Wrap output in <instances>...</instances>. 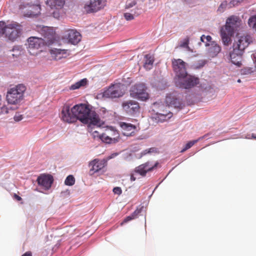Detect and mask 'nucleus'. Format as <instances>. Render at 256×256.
I'll list each match as a JSON object with an SVG mask.
<instances>
[{
  "mask_svg": "<svg viewBox=\"0 0 256 256\" xmlns=\"http://www.w3.org/2000/svg\"><path fill=\"white\" fill-rule=\"evenodd\" d=\"M120 127L122 129V134L127 136H130L132 134H134L136 128L134 125L125 122H122Z\"/></svg>",
  "mask_w": 256,
  "mask_h": 256,
  "instance_id": "4be33fe9",
  "label": "nucleus"
},
{
  "mask_svg": "<svg viewBox=\"0 0 256 256\" xmlns=\"http://www.w3.org/2000/svg\"><path fill=\"white\" fill-rule=\"evenodd\" d=\"M249 26L256 31V14L252 16L248 20Z\"/></svg>",
  "mask_w": 256,
  "mask_h": 256,
  "instance_id": "7c9ffc66",
  "label": "nucleus"
},
{
  "mask_svg": "<svg viewBox=\"0 0 256 256\" xmlns=\"http://www.w3.org/2000/svg\"><path fill=\"white\" fill-rule=\"evenodd\" d=\"M142 207H141L140 208H137L133 212L132 214V216H133L134 218L135 219L138 217V216L139 214H140L142 209Z\"/></svg>",
  "mask_w": 256,
  "mask_h": 256,
  "instance_id": "e433bc0d",
  "label": "nucleus"
},
{
  "mask_svg": "<svg viewBox=\"0 0 256 256\" xmlns=\"http://www.w3.org/2000/svg\"><path fill=\"white\" fill-rule=\"evenodd\" d=\"M88 82V81L86 78H83L80 81L76 82L75 84H72L70 87V90H75L82 87H84L87 85Z\"/></svg>",
  "mask_w": 256,
  "mask_h": 256,
  "instance_id": "bb28decb",
  "label": "nucleus"
},
{
  "mask_svg": "<svg viewBox=\"0 0 256 256\" xmlns=\"http://www.w3.org/2000/svg\"><path fill=\"white\" fill-rule=\"evenodd\" d=\"M100 124H101V123L100 122ZM95 126L92 125L91 126H90L89 124H88V130L89 132H90L93 137L94 139H97L101 140L102 137V134H100V132L98 130H93V128L92 126ZM98 127H100V126H96Z\"/></svg>",
  "mask_w": 256,
  "mask_h": 256,
  "instance_id": "c85d7f7f",
  "label": "nucleus"
},
{
  "mask_svg": "<svg viewBox=\"0 0 256 256\" xmlns=\"http://www.w3.org/2000/svg\"><path fill=\"white\" fill-rule=\"evenodd\" d=\"M124 92L122 90L120 84H116L110 86L104 92V96L108 98H120L123 96Z\"/></svg>",
  "mask_w": 256,
  "mask_h": 256,
  "instance_id": "f8f14e48",
  "label": "nucleus"
},
{
  "mask_svg": "<svg viewBox=\"0 0 256 256\" xmlns=\"http://www.w3.org/2000/svg\"><path fill=\"white\" fill-rule=\"evenodd\" d=\"M162 116H168V118H170V117H171L172 116V112H170L168 113V114H162Z\"/></svg>",
  "mask_w": 256,
  "mask_h": 256,
  "instance_id": "09e8293b",
  "label": "nucleus"
},
{
  "mask_svg": "<svg viewBox=\"0 0 256 256\" xmlns=\"http://www.w3.org/2000/svg\"><path fill=\"white\" fill-rule=\"evenodd\" d=\"M240 22L241 20L238 16H232L228 18L223 28L234 33L240 24Z\"/></svg>",
  "mask_w": 256,
  "mask_h": 256,
  "instance_id": "dca6fc26",
  "label": "nucleus"
},
{
  "mask_svg": "<svg viewBox=\"0 0 256 256\" xmlns=\"http://www.w3.org/2000/svg\"><path fill=\"white\" fill-rule=\"evenodd\" d=\"M188 42H189V40L188 38L185 39L184 42H183L180 44V46L182 47V48H188Z\"/></svg>",
  "mask_w": 256,
  "mask_h": 256,
  "instance_id": "a19ab883",
  "label": "nucleus"
},
{
  "mask_svg": "<svg viewBox=\"0 0 256 256\" xmlns=\"http://www.w3.org/2000/svg\"><path fill=\"white\" fill-rule=\"evenodd\" d=\"M20 10L24 16L34 17L40 14V6L38 4H30L28 2H23L20 5Z\"/></svg>",
  "mask_w": 256,
  "mask_h": 256,
  "instance_id": "0eeeda50",
  "label": "nucleus"
},
{
  "mask_svg": "<svg viewBox=\"0 0 256 256\" xmlns=\"http://www.w3.org/2000/svg\"><path fill=\"white\" fill-rule=\"evenodd\" d=\"M61 119L64 122L68 123H72L75 122V116L73 112H71L70 106L68 104H65L62 108L60 113Z\"/></svg>",
  "mask_w": 256,
  "mask_h": 256,
  "instance_id": "2eb2a0df",
  "label": "nucleus"
},
{
  "mask_svg": "<svg viewBox=\"0 0 256 256\" xmlns=\"http://www.w3.org/2000/svg\"><path fill=\"white\" fill-rule=\"evenodd\" d=\"M14 198L18 201H20L22 200L21 197L17 195L16 194H14Z\"/></svg>",
  "mask_w": 256,
  "mask_h": 256,
  "instance_id": "a18cd8bd",
  "label": "nucleus"
},
{
  "mask_svg": "<svg viewBox=\"0 0 256 256\" xmlns=\"http://www.w3.org/2000/svg\"><path fill=\"white\" fill-rule=\"evenodd\" d=\"M156 165L157 164H156L154 166H149V162H147L136 167L134 172L144 176L146 175L147 172L152 170L154 167L156 166Z\"/></svg>",
  "mask_w": 256,
  "mask_h": 256,
  "instance_id": "aec40b11",
  "label": "nucleus"
},
{
  "mask_svg": "<svg viewBox=\"0 0 256 256\" xmlns=\"http://www.w3.org/2000/svg\"><path fill=\"white\" fill-rule=\"evenodd\" d=\"M51 57L56 60L66 58L70 55V51L68 50L54 48L50 50Z\"/></svg>",
  "mask_w": 256,
  "mask_h": 256,
  "instance_id": "f3484780",
  "label": "nucleus"
},
{
  "mask_svg": "<svg viewBox=\"0 0 256 256\" xmlns=\"http://www.w3.org/2000/svg\"><path fill=\"white\" fill-rule=\"evenodd\" d=\"M206 64V62L204 60H202L200 62V64L198 66H196V68H202L204 66V65L205 64Z\"/></svg>",
  "mask_w": 256,
  "mask_h": 256,
  "instance_id": "c03bdc74",
  "label": "nucleus"
},
{
  "mask_svg": "<svg viewBox=\"0 0 256 256\" xmlns=\"http://www.w3.org/2000/svg\"><path fill=\"white\" fill-rule=\"evenodd\" d=\"M133 216H132V215L128 216H126L123 220V222L121 223V225L122 226L125 223L134 220Z\"/></svg>",
  "mask_w": 256,
  "mask_h": 256,
  "instance_id": "58836bf2",
  "label": "nucleus"
},
{
  "mask_svg": "<svg viewBox=\"0 0 256 256\" xmlns=\"http://www.w3.org/2000/svg\"><path fill=\"white\" fill-rule=\"evenodd\" d=\"M234 32L230 31L223 27L220 30V36L222 42L225 46H228L231 42V37L234 34Z\"/></svg>",
  "mask_w": 256,
  "mask_h": 256,
  "instance_id": "412c9836",
  "label": "nucleus"
},
{
  "mask_svg": "<svg viewBox=\"0 0 256 256\" xmlns=\"http://www.w3.org/2000/svg\"><path fill=\"white\" fill-rule=\"evenodd\" d=\"M113 192L115 194H117L118 195H120L122 193V190L120 188V187H115L113 189Z\"/></svg>",
  "mask_w": 256,
  "mask_h": 256,
  "instance_id": "ea45409f",
  "label": "nucleus"
},
{
  "mask_svg": "<svg viewBox=\"0 0 256 256\" xmlns=\"http://www.w3.org/2000/svg\"><path fill=\"white\" fill-rule=\"evenodd\" d=\"M106 5V0H87L84 5V11L87 14L96 12Z\"/></svg>",
  "mask_w": 256,
  "mask_h": 256,
  "instance_id": "423d86ee",
  "label": "nucleus"
},
{
  "mask_svg": "<svg viewBox=\"0 0 256 256\" xmlns=\"http://www.w3.org/2000/svg\"><path fill=\"white\" fill-rule=\"evenodd\" d=\"M64 0H46V4L50 6L52 8H55L56 9L62 8L64 4Z\"/></svg>",
  "mask_w": 256,
  "mask_h": 256,
  "instance_id": "393cba45",
  "label": "nucleus"
},
{
  "mask_svg": "<svg viewBox=\"0 0 256 256\" xmlns=\"http://www.w3.org/2000/svg\"><path fill=\"white\" fill-rule=\"evenodd\" d=\"M106 162L104 160L94 159L89 163V166L90 167V174L98 172L103 168L106 165Z\"/></svg>",
  "mask_w": 256,
  "mask_h": 256,
  "instance_id": "a211bd4d",
  "label": "nucleus"
},
{
  "mask_svg": "<svg viewBox=\"0 0 256 256\" xmlns=\"http://www.w3.org/2000/svg\"><path fill=\"white\" fill-rule=\"evenodd\" d=\"M130 178L131 181H134L136 180V178L134 176V173H131Z\"/></svg>",
  "mask_w": 256,
  "mask_h": 256,
  "instance_id": "49530a36",
  "label": "nucleus"
},
{
  "mask_svg": "<svg viewBox=\"0 0 256 256\" xmlns=\"http://www.w3.org/2000/svg\"><path fill=\"white\" fill-rule=\"evenodd\" d=\"M138 14L136 12L135 10H131L130 12H125L124 14V17L127 20H131L134 19V16H137Z\"/></svg>",
  "mask_w": 256,
  "mask_h": 256,
  "instance_id": "c756f323",
  "label": "nucleus"
},
{
  "mask_svg": "<svg viewBox=\"0 0 256 256\" xmlns=\"http://www.w3.org/2000/svg\"><path fill=\"white\" fill-rule=\"evenodd\" d=\"M220 46L214 43L212 44L211 46L209 48L208 50L210 55L212 57L216 56L220 52Z\"/></svg>",
  "mask_w": 256,
  "mask_h": 256,
  "instance_id": "cd10ccee",
  "label": "nucleus"
},
{
  "mask_svg": "<svg viewBox=\"0 0 256 256\" xmlns=\"http://www.w3.org/2000/svg\"><path fill=\"white\" fill-rule=\"evenodd\" d=\"M53 14H54V17H57V16H55L56 13L54 12H53Z\"/></svg>",
  "mask_w": 256,
  "mask_h": 256,
  "instance_id": "864d4df0",
  "label": "nucleus"
},
{
  "mask_svg": "<svg viewBox=\"0 0 256 256\" xmlns=\"http://www.w3.org/2000/svg\"><path fill=\"white\" fill-rule=\"evenodd\" d=\"M75 179L72 175H69L66 178L64 184L66 186H71L74 184Z\"/></svg>",
  "mask_w": 256,
  "mask_h": 256,
  "instance_id": "2f4dec72",
  "label": "nucleus"
},
{
  "mask_svg": "<svg viewBox=\"0 0 256 256\" xmlns=\"http://www.w3.org/2000/svg\"><path fill=\"white\" fill-rule=\"evenodd\" d=\"M122 107L124 110L130 115H134L140 112L139 103L134 100L124 102L122 104Z\"/></svg>",
  "mask_w": 256,
  "mask_h": 256,
  "instance_id": "9d476101",
  "label": "nucleus"
},
{
  "mask_svg": "<svg viewBox=\"0 0 256 256\" xmlns=\"http://www.w3.org/2000/svg\"><path fill=\"white\" fill-rule=\"evenodd\" d=\"M154 58L153 56L150 54H146L144 56V68L147 70H150L153 66Z\"/></svg>",
  "mask_w": 256,
  "mask_h": 256,
  "instance_id": "a878e982",
  "label": "nucleus"
},
{
  "mask_svg": "<svg viewBox=\"0 0 256 256\" xmlns=\"http://www.w3.org/2000/svg\"><path fill=\"white\" fill-rule=\"evenodd\" d=\"M64 39L72 44H78L81 40L82 36L79 32L75 30H68L64 34Z\"/></svg>",
  "mask_w": 256,
  "mask_h": 256,
  "instance_id": "ddd939ff",
  "label": "nucleus"
},
{
  "mask_svg": "<svg viewBox=\"0 0 256 256\" xmlns=\"http://www.w3.org/2000/svg\"><path fill=\"white\" fill-rule=\"evenodd\" d=\"M28 48L32 54H34V52H32L33 50H38L46 44V42L44 39L36 36L29 38L28 39Z\"/></svg>",
  "mask_w": 256,
  "mask_h": 256,
  "instance_id": "9b49d317",
  "label": "nucleus"
},
{
  "mask_svg": "<svg viewBox=\"0 0 256 256\" xmlns=\"http://www.w3.org/2000/svg\"><path fill=\"white\" fill-rule=\"evenodd\" d=\"M146 87L144 84H136L130 90L131 97L141 101H146L150 98L148 94L146 92Z\"/></svg>",
  "mask_w": 256,
  "mask_h": 256,
  "instance_id": "20e7f679",
  "label": "nucleus"
},
{
  "mask_svg": "<svg viewBox=\"0 0 256 256\" xmlns=\"http://www.w3.org/2000/svg\"><path fill=\"white\" fill-rule=\"evenodd\" d=\"M71 112L74 114L76 120H78L83 124H89L90 126L100 125L98 115L95 111L92 110L87 104H76L71 108Z\"/></svg>",
  "mask_w": 256,
  "mask_h": 256,
  "instance_id": "f257e3e1",
  "label": "nucleus"
},
{
  "mask_svg": "<svg viewBox=\"0 0 256 256\" xmlns=\"http://www.w3.org/2000/svg\"><path fill=\"white\" fill-rule=\"evenodd\" d=\"M22 256H32V252H27Z\"/></svg>",
  "mask_w": 256,
  "mask_h": 256,
  "instance_id": "de8ad7c7",
  "label": "nucleus"
},
{
  "mask_svg": "<svg viewBox=\"0 0 256 256\" xmlns=\"http://www.w3.org/2000/svg\"><path fill=\"white\" fill-rule=\"evenodd\" d=\"M26 87L22 84H19L10 88L7 92L6 99L8 102L11 104H17L24 98V92Z\"/></svg>",
  "mask_w": 256,
  "mask_h": 256,
  "instance_id": "f03ea898",
  "label": "nucleus"
},
{
  "mask_svg": "<svg viewBox=\"0 0 256 256\" xmlns=\"http://www.w3.org/2000/svg\"><path fill=\"white\" fill-rule=\"evenodd\" d=\"M114 135H118V136L114 138H111L110 136H106L104 134H102L101 140L106 144H112L116 143L118 141L119 136L118 132L115 131L114 132Z\"/></svg>",
  "mask_w": 256,
  "mask_h": 256,
  "instance_id": "b1692460",
  "label": "nucleus"
},
{
  "mask_svg": "<svg viewBox=\"0 0 256 256\" xmlns=\"http://www.w3.org/2000/svg\"><path fill=\"white\" fill-rule=\"evenodd\" d=\"M4 34L10 40L14 42L20 36L22 26L18 22H12L5 27Z\"/></svg>",
  "mask_w": 256,
  "mask_h": 256,
  "instance_id": "39448f33",
  "label": "nucleus"
},
{
  "mask_svg": "<svg viewBox=\"0 0 256 256\" xmlns=\"http://www.w3.org/2000/svg\"><path fill=\"white\" fill-rule=\"evenodd\" d=\"M166 103L169 106H173L174 108H180L182 104L180 100L172 94L166 96Z\"/></svg>",
  "mask_w": 256,
  "mask_h": 256,
  "instance_id": "5701e85b",
  "label": "nucleus"
},
{
  "mask_svg": "<svg viewBox=\"0 0 256 256\" xmlns=\"http://www.w3.org/2000/svg\"><path fill=\"white\" fill-rule=\"evenodd\" d=\"M227 2L226 1L223 2L219 6L218 9V11L220 12H222L227 6Z\"/></svg>",
  "mask_w": 256,
  "mask_h": 256,
  "instance_id": "f704fd0d",
  "label": "nucleus"
},
{
  "mask_svg": "<svg viewBox=\"0 0 256 256\" xmlns=\"http://www.w3.org/2000/svg\"><path fill=\"white\" fill-rule=\"evenodd\" d=\"M0 114H7L9 112L10 110H12L11 107L10 108H8L7 106H0Z\"/></svg>",
  "mask_w": 256,
  "mask_h": 256,
  "instance_id": "c9c22d12",
  "label": "nucleus"
},
{
  "mask_svg": "<svg viewBox=\"0 0 256 256\" xmlns=\"http://www.w3.org/2000/svg\"><path fill=\"white\" fill-rule=\"evenodd\" d=\"M6 24L4 22H0V36L4 34L5 27Z\"/></svg>",
  "mask_w": 256,
  "mask_h": 256,
  "instance_id": "4c0bfd02",
  "label": "nucleus"
},
{
  "mask_svg": "<svg viewBox=\"0 0 256 256\" xmlns=\"http://www.w3.org/2000/svg\"><path fill=\"white\" fill-rule=\"evenodd\" d=\"M23 118V116L22 114H16L14 116V120L16 122H19L22 120Z\"/></svg>",
  "mask_w": 256,
  "mask_h": 256,
  "instance_id": "79ce46f5",
  "label": "nucleus"
},
{
  "mask_svg": "<svg viewBox=\"0 0 256 256\" xmlns=\"http://www.w3.org/2000/svg\"><path fill=\"white\" fill-rule=\"evenodd\" d=\"M233 50L230 53L231 62L234 64L240 67L242 66V60L244 52L232 48Z\"/></svg>",
  "mask_w": 256,
  "mask_h": 256,
  "instance_id": "6ab92c4d",
  "label": "nucleus"
},
{
  "mask_svg": "<svg viewBox=\"0 0 256 256\" xmlns=\"http://www.w3.org/2000/svg\"><path fill=\"white\" fill-rule=\"evenodd\" d=\"M252 42V38L249 35L237 36L233 44L232 48L244 52L245 49Z\"/></svg>",
  "mask_w": 256,
  "mask_h": 256,
  "instance_id": "1a4fd4ad",
  "label": "nucleus"
},
{
  "mask_svg": "<svg viewBox=\"0 0 256 256\" xmlns=\"http://www.w3.org/2000/svg\"><path fill=\"white\" fill-rule=\"evenodd\" d=\"M200 40L203 42L205 43L206 46H209L208 42H210L212 40V38L210 36L202 35L200 37Z\"/></svg>",
  "mask_w": 256,
  "mask_h": 256,
  "instance_id": "72a5a7b5",
  "label": "nucleus"
},
{
  "mask_svg": "<svg viewBox=\"0 0 256 256\" xmlns=\"http://www.w3.org/2000/svg\"><path fill=\"white\" fill-rule=\"evenodd\" d=\"M241 82V80H240V79H238V82Z\"/></svg>",
  "mask_w": 256,
  "mask_h": 256,
  "instance_id": "5fc2aeb1",
  "label": "nucleus"
},
{
  "mask_svg": "<svg viewBox=\"0 0 256 256\" xmlns=\"http://www.w3.org/2000/svg\"><path fill=\"white\" fill-rule=\"evenodd\" d=\"M44 34V36H45V37H46V36H48V35L47 34V33H46V32H44V34Z\"/></svg>",
  "mask_w": 256,
  "mask_h": 256,
  "instance_id": "603ef678",
  "label": "nucleus"
},
{
  "mask_svg": "<svg viewBox=\"0 0 256 256\" xmlns=\"http://www.w3.org/2000/svg\"><path fill=\"white\" fill-rule=\"evenodd\" d=\"M235 2H236V0H232V3L234 4Z\"/></svg>",
  "mask_w": 256,
  "mask_h": 256,
  "instance_id": "6e6d98bb",
  "label": "nucleus"
},
{
  "mask_svg": "<svg viewBox=\"0 0 256 256\" xmlns=\"http://www.w3.org/2000/svg\"><path fill=\"white\" fill-rule=\"evenodd\" d=\"M42 29L43 31H44V32H46L47 30H48V28L47 27H44L42 28Z\"/></svg>",
  "mask_w": 256,
  "mask_h": 256,
  "instance_id": "8fccbe9b",
  "label": "nucleus"
},
{
  "mask_svg": "<svg viewBox=\"0 0 256 256\" xmlns=\"http://www.w3.org/2000/svg\"><path fill=\"white\" fill-rule=\"evenodd\" d=\"M174 82L177 87L189 89L196 86L199 83V80L187 72L179 78H174Z\"/></svg>",
  "mask_w": 256,
  "mask_h": 256,
  "instance_id": "7ed1b4c3",
  "label": "nucleus"
},
{
  "mask_svg": "<svg viewBox=\"0 0 256 256\" xmlns=\"http://www.w3.org/2000/svg\"><path fill=\"white\" fill-rule=\"evenodd\" d=\"M172 68L175 73V78H179L186 74L187 64L181 59H173L172 61Z\"/></svg>",
  "mask_w": 256,
  "mask_h": 256,
  "instance_id": "6e6552de",
  "label": "nucleus"
},
{
  "mask_svg": "<svg viewBox=\"0 0 256 256\" xmlns=\"http://www.w3.org/2000/svg\"><path fill=\"white\" fill-rule=\"evenodd\" d=\"M200 139L190 141V142H188L186 144L184 148L181 150V152H185L186 150H187L190 148L194 144L197 142Z\"/></svg>",
  "mask_w": 256,
  "mask_h": 256,
  "instance_id": "473e14b6",
  "label": "nucleus"
},
{
  "mask_svg": "<svg viewBox=\"0 0 256 256\" xmlns=\"http://www.w3.org/2000/svg\"><path fill=\"white\" fill-rule=\"evenodd\" d=\"M252 137L253 138H254V139L256 140V134H252Z\"/></svg>",
  "mask_w": 256,
  "mask_h": 256,
  "instance_id": "3c124183",
  "label": "nucleus"
},
{
  "mask_svg": "<svg viewBox=\"0 0 256 256\" xmlns=\"http://www.w3.org/2000/svg\"><path fill=\"white\" fill-rule=\"evenodd\" d=\"M38 186L42 187L45 190H49L54 182L53 176L49 174H41L36 180Z\"/></svg>",
  "mask_w": 256,
  "mask_h": 256,
  "instance_id": "4468645a",
  "label": "nucleus"
},
{
  "mask_svg": "<svg viewBox=\"0 0 256 256\" xmlns=\"http://www.w3.org/2000/svg\"><path fill=\"white\" fill-rule=\"evenodd\" d=\"M136 4V2L135 1L131 2L129 3H127L126 6V8H130L134 6Z\"/></svg>",
  "mask_w": 256,
  "mask_h": 256,
  "instance_id": "37998d69",
  "label": "nucleus"
}]
</instances>
